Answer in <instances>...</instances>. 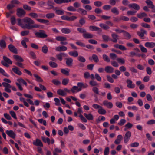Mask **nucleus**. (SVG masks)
Masks as SVG:
<instances>
[{
    "label": "nucleus",
    "instance_id": "obj_59",
    "mask_svg": "<svg viewBox=\"0 0 155 155\" xmlns=\"http://www.w3.org/2000/svg\"><path fill=\"white\" fill-rule=\"evenodd\" d=\"M124 35L126 39H129L131 38V35L127 32L124 31Z\"/></svg>",
    "mask_w": 155,
    "mask_h": 155
},
{
    "label": "nucleus",
    "instance_id": "obj_48",
    "mask_svg": "<svg viewBox=\"0 0 155 155\" xmlns=\"http://www.w3.org/2000/svg\"><path fill=\"white\" fill-rule=\"evenodd\" d=\"M116 60L119 63L123 64L125 63V60L123 58H117Z\"/></svg>",
    "mask_w": 155,
    "mask_h": 155
},
{
    "label": "nucleus",
    "instance_id": "obj_53",
    "mask_svg": "<svg viewBox=\"0 0 155 155\" xmlns=\"http://www.w3.org/2000/svg\"><path fill=\"white\" fill-rule=\"evenodd\" d=\"M42 51L44 53H47L48 51V48L46 45H44L42 47Z\"/></svg>",
    "mask_w": 155,
    "mask_h": 155
},
{
    "label": "nucleus",
    "instance_id": "obj_51",
    "mask_svg": "<svg viewBox=\"0 0 155 155\" xmlns=\"http://www.w3.org/2000/svg\"><path fill=\"white\" fill-rule=\"evenodd\" d=\"M52 82L55 85H58L61 84L60 81L58 80L53 79L52 81Z\"/></svg>",
    "mask_w": 155,
    "mask_h": 155
},
{
    "label": "nucleus",
    "instance_id": "obj_60",
    "mask_svg": "<svg viewBox=\"0 0 155 155\" xmlns=\"http://www.w3.org/2000/svg\"><path fill=\"white\" fill-rule=\"evenodd\" d=\"M49 64L51 67L53 68H56L57 67V64L53 62H50Z\"/></svg>",
    "mask_w": 155,
    "mask_h": 155
},
{
    "label": "nucleus",
    "instance_id": "obj_36",
    "mask_svg": "<svg viewBox=\"0 0 155 155\" xmlns=\"http://www.w3.org/2000/svg\"><path fill=\"white\" fill-rule=\"evenodd\" d=\"M89 29L92 31H101V30L98 27L96 26H91L89 27Z\"/></svg>",
    "mask_w": 155,
    "mask_h": 155
},
{
    "label": "nucleus",
    "instance_id": "obj_41",
    "mask_svg": "<svg viewBox=\"0 0 155 155\" xmlns=\"http://www.w3.org/2000/svg\"><path fill=\"white\" fill-rule=\"evenodd\" d=\"M99 25L101 28L105 30H107L109 28V27L108 25L104 23L100 24Z\"/></svg>",
    "mask_w": 155,
    "mask_h": 155
},
{
    "label": "nucleus",
    "instance_id": "obj_23",
    "mask_svg": "<svg viewBox=\"0 0 155 155\" xmlns=\"http://www.w3.org/2000/svg\"><path fill=\"white\" fill-rule=\"evenodd\" d=\"M145 46L147 48H153L155 46V43L153 42H147L145 44Z\"/></svg>",
    "mask_w": 155,
    "mask_h": 155
},
{
    "label": "nucleus",
    "instance_id": "obj_35",
    "mask_svg": "<svg viewBox=\"0 0 155 155\" xmlns=\"http://www.w3.org/2000/svg\"><path fill=\"white\" fill-rule=\"evenodd\" d=\"M83 36L85 38H92L93 35L91 34L85 33L83 34Z\"/></svg>",
    "mask_w": 155,
    "mask_h": 155
},
{
    "label": "nucleus",
    "instance_id": "obj_46",
    "mask_svg": "<svg viewBox=\"0 0 155 155\" xmlns=\"http://www.w3.org/2000/svg\"><path fill=\"white\" fill-rule=\"evenodd\" d=\"M34 76L36 78L35 80L38 82H42L43 81V80L38 75L36 74H34Z\"/></svg>",
    "mask_w": 155,
    "mask_h": 155
},
{
    "label": "nucleus",
    "instance_id": "obj_24",
    "mask_svg": "<svg viewBox=\"0 0 155 155\" xmlns=\"http://www.w3.org/2000/svg\"><path fill=\"white\" fill-rule=\"evenodd\" d=\"M53 10L55 11L56 13L58 15H62L64 13L63 10L58 9L57 7L54 8Z\"/></svg>",
    "mask_w": 155,
    "mask_h": 155
},
{
    "label": "nucleus",
    "instance_id": "obj_45",
    "mask_svg": "<svg viewBox=\"0 0 155 155\" xmlns=\"http://www.w3.org/2000/svg\"><path fill=\"white\" fill-rule=\"evenodd\" d=\"M36 20L39 22L45 24H48L49 22L48 20L43 19L37 18Z\"/></svg>",
    "mask_w": 155,
    "mask_h": 155
},
{
    "label": "nucleus",
    "instance_id": "obj_61",
    "mask_svg": "<svg viewBox=\"0 0 155 155\" xmlns=\"http://www.w3.org/2000/svg\"><path fill=\"white\" fill-rule=\"evenodd\" d=\"M38 121L40 123L43 124L45 126L47 125V122L45 120H43L42 119H40L38 120Z\"/></svg>",
    "mask_w": 155,
    "mask_h": 155
},
{
    "label": "nucleus",
    "instance_id": "obj_39",
    "mask_svg": "<svg viewBox=\"0 0 155 155\" xmlns=\"http://www.w3.org/2000/svg\"><path fill=\"white\" fill-rule=\"evenodd\" d=\"M112 36L113 38V39L112 40V41L114 42H117L118 39V36L115 34L113 33L112 34Z\"/></svg>",
    "mask_w": 155,
    "mask_h": 155
},
{
    "label": "nucleus",
    "instance_id": "obj_8",
    "mask_svg": "<svg viewBox=\"0 0 155 155\" xmlns=\"http://www.w3.org/2000/svg\"><path fill=\"white\" fill-rule=\"evenodd\" d=\"M131 135V132L130 131H128L126 133L124 137V142L125 143H127L128 142Z\"/></svg>",
    "mask_w": 155,
    "mask_h": 155
},
{
    "label": "nucleus",
    "instance_id": "obj_10",
    "mask_svg": "<svg viewBox=\"0 0 155 155\" xmlns=\"http://www.w3.org/2000/svg\"><path fill=\"white\" fill-rule=\"evenodd\" d=\"M33 144L35 146H40L41 147H43V144L41 141L38 139H36V140L33 142Z\"/></svg>",
    "mask_w": 155,
    "mask_h": 155
},
{
    "label": "nucleus",
    "instance_id": "obj_26",
    "mask_svg": "<svg viewBox=\"0 0 155 155\" xmlns=\"http://www.w3.org/2000/svg\"><path fill=\"white\" fill-rule=\"evenodd\" d=\"M66 64L68 66H72L73 60L70 58H66Z\"/></svg>",
    "mask_w": 155,
    "mask_h": 155
},
{
    "label": "nucleus",
    "instance_id": "obj_29",
    "mask_svg": "<svg viewBox=\"0 0 155 155\" xmlns=\"http://www.w3.org/2000/svg\"><path fill=\"white\" fill-rule=\"evenodd\" d=\"M71 91L73 93H77L81 91V89H79L78 86H74L71 89Z\"/></svg>",
    "mask_w": 155,
    "mask_h": 155
},
{
    "label": "nucleus",
    "instance_id": "obj_21",
    "mask_svg": "<svg viewBox=\"0 0 155 155\" xmlns=\"http://www.w3.org/2000/svg\"><path fill=\"white\" fill-rule=\"evenodd\" d=\"M84 115L86 119L89 120H92L94 119L93 116L91 113L88 114L84 113Z\"/></svg>",
    "mask_w": 155,
    "mask_h": 155
},
{
    "label": "nucleus",
    "instance_id": "obj_1",
    "mask_svg": "<svg viewBox=\"0 0 155 155\" xmlns=\"http://www.w3.org/2000/svg\"><path fill=\"white\" fill-rule=\"evenodd\" d=\"M17 24L24 29H30L34 21L28 17H25L21 20L20 18L17 19Z\"/></svg>",
    "mask_w": 155,
    "mask_h": 155
},
{
    "label": "nucleus",
    "instance_id": "obj_20",
    "mask_svg": "<svg viewBox=\"0 0 155 155\" xmlns=\"http://www.w3.org/2000/svg\"><path fill=\"white\" fill-rule=\"evenodd\" d=\"M13 58L16 61L20 62H22L24 61L23 59L19 56L14 55L13 56Z\"/></svg>",
    "mask_w": 155,
    "mask_h": 155
},
{
    "label": "nucleus",
    "instance_id": "obj_16",
    "mask_svg": "<svg viewBox=\"0 0 155 155\" xmlns=\"http://www.w3.org/2000/svg\"><path fill=\"white\" fill-rule=\"evenodd\" d=\"M12 70L14 73L18 75H20L22 74L21 72L19 70L18 68L15 66H13Z\"/></svg>",
    "mask_w": 155,
    "mask_h": 155
},
{
    "label": "nucleus",
    "instance_id": "obj_11",
    "mask_svg": "<svg viewBox=\"0 0 155 155\" xmlns=\"http://www.w3.org/2000/svg\"><path fill=\"white\" fill-rule=\"evenodd\" d=\"M128 6L130 8H132L136 10H138L140 8V6L136 3L130 4Z\"/></svg>",
    "mask_w": 155,
    "mask_h": 155
},
{
    "label": "nucleus",
    "instance_id": "obj_5",
    "mask_svg": "<svg viewBox=\"0 0 155 155\" xmlns=\"http://www.w3.org/2000/svg\"><path fill=\"white\" fill-rule=\"evenodd\" d=\"M35 35L38 37L41 38H45L47 37V35L43 30H40L39 32H36Z\"/></svg>",
    "mask_w": 155,
    "mask_h": 155
},
{
    "label": "nucleus",
    "instance_id": "obj_57",
    "mask_svg": "<svg viewBox=\"0 0 155 155\" xmlns=\"http://www.w3.org/2000/svg\"><path fill=\"white\" fill-rule=\"evenodd\" d=\"M139 46L140 48L141 51L142 52L145 53L147 52V49L144 47H143L142 45H140Z\"/></svg>",
    "mask_w": 155,
    "mask_h": 155
},
{
    "label": "nucleus",
    "instance_id": "obj_62",
    "mask_svg": "<svg viewBox=\"0 0 155 155\" xmlns=\"http://www.w3.org/2000/svg\"><path fill=\"white\" fill-rule=\"evenodd\" d=\"M55 102V104L57 106H59L61 105L60 100L58 98H55L54 99Z\"/></svg>",
    "mask_w": 155,
    "mask_h": 155
},
{
    "label": "nucleus",
    "instance_id": "obj_27",
    "mask_svg": "<svg viewBox=\"0 0 155 155\" xmlns=\"http://www.w3.org/2000/svg\"><path fill=\"white\" fill-rule=\"evenodd\" d=\"M9 50L12 52L15 53H17V50L12 45H10L8 46Z\"/></svg>",
    "mask_w": 155,
    "mask_h": 155
},
{
    "label": "nucleus",
    "instance_id": "obj_55",
    "mask_svg": "<svg viewBox=\"0 0 155 155\" xmlns=\"http://www.w3.org/2000/svg\"><path fill=\"white\" fill-rule=\"evenodd\" d=\"M11 22L12 25H15L16 23V19L15 16H12L11 18Z\"/></svg>",
    "mask_w": 155,
    "mask_h": 155
},
{
    "label": "nucleus",
    "instance_id": "obj_37",
    "mask_svg": "<svg viewBox=\"0 0 155 155\" xmlns=\"http://www.w3.org/2000/svg\"><path fill=\"white\" fill-rule=\"evenodd\" d=\"M77 11L81 14L86 15L87 14V12L86 10L81 8L78 9Z\"/></svg>",
    "mask_w": 155,
    "mask_h": 155
},
{
    "label": "nucleus",
    "instance_id": "obj_25",
    "mask_svg": "<svg viewBox=\"0 0 155 155\" xmlns=\"http://www.w3.org/2000/svg\"><path fill=\"white\" fill-rule=\"evenodd\" d=\"M78 87L79 89H81V91L82 88H86L88 86V85L86 84H84L83 83L81 82H79L77 84Z\"/></svg>",
    "mask_w": 155,
    "mask_h": 155
},
{
    "label": "nucleus",
    "instance_id": "obj_7",
    "mask_svg": "<svg viewBox=\"0 0 155 155\" xmlns=\"http://www.w3.org/2000/svg\"><path fill=\"white\" fill-rule=\"evenodd\" d=\"M2 84L4 87H5V91L8 93L11 92V90L10 89L11 87V85L8 83L6 82H3Z\"/></svg>",
    "mask_w": 155,
    "mask_h": 155
},
{
    "label": "nucleus",
    "instance_id": "obj_40",
    "mask_svg": "<svg viewBox=\"0 0 155 155\" xmlns=\"http://www.w3.org/2000/svg\"><path fill=\"white\" fill-rule=\"evenodd\" d=\"M69 54L72 56L76 57L78 55V53L76 51H70L69 52Z\"/></svg>",
    "mask_w": 155,
    "mask_h": 155
},
{
    "label": "nucleus",
    "instance_id": "obj_52",
    "mask_svg": "<svg viewBox=\"0 0 155 155\" xmlns=\"http://www.w3.org/2000/svg\"><path fill=\"white\" fill-rule=\"evenodd\" d=\"M69 80L68 78H64L63 79L62 82V84L64 85H66L69 82Z\"/></svg>",
    "mask_w": 155,
    "mask_h": 155
},
{
    "label": "nucleus",
    "instance_id": "obj_42",
    "mask_svg": "<svg viewBox=\"0 0 155 155\" xmlns=\"http://www.w3.org/2000/svg\"><path fill=\"white\" fill-rule=\"evenodd\" d=\"M61 32L64 34H68L71 32V30L69 28H64L61 30Z\"/></svg>",
    "mask_w": 155,
    "mask_h": 155
},
{
    "label": "nucleus",
    "instance_id": "obj_47",
    "mask_svg": "<svg viewBox=\"0 0 155 155\" xmlns=\"http://www.w3.org/2000/svg\"><path fill=\"white\" fill-rule=\"evenodd\" d=\"M34 28H43V26L42 25H39L37 24H34L32 25L31 29H32Z\"/></svg>",
    "mask_w": 155,
    "mask_h": 155
},
{
    "label": "nucleus",
    "instance_id": "obj_17",
    "mask_svg": "<svg viewBox=\"0 0 155 155\" xmlns=\"http://www.w3.org/2000/svg\"><path fill=\"white\" fill-rule=\"evenodd\" d=\"M123 139V136L121 135H118L117 139L114 141V143L116 144H120Z\"/></svg>",
    "mask_w": 155,
    "mask_h": 155
},
{
    "label": "nucleus",
    "instance_id": "obj_19",
    "mask_svg": "<svg viewBox=\"0 0 155 155\" xmlns=\"http://www.w3.org/2000/svg\"><path fill=\"white\" fill-rule=\"evenodd\" d=\"M105 70L107 73H111L113 72L114 69L111 66H107L105 67Z\"/></svg>",
    "mask_w": 155,
    "mask_h": 155
},
{
    "label": "nucleus",
    "instance_id": "obj_6",
    "mask_svg": "<svg viewBox=\"0 0 155 155\" xmlns=\"http://www.w3.org/2000/svg\"><path fill=\"white\" fill-rule=\"evenodd\" d=\"M25 13V12L22 9L18 8L17 9V15L19 17H24Z\"/></svg>",
    "mask_w": 155,
    "mask_h": 155
},
{
    "label": "nucleus",
    "instance_id": "obj_34",
    "mask_svg": "<svg viewBox=\"0 0 155 155\" xmlns=\"http://www.w3.org/2000/svg\"><path fill=\"white\" fill-rule=\"evenodd\" d=\"M98 112L99 114L101 115L105 114L106 113V110L103 108L102 107H101V108L98 110Z\"/></svg>",
    "mask_w": 155,
    "mask_h": 155
},
{
    "label": "nucleus",
    "instance_id": "obj_4",
    "mask_svg": "<svg viewBox=\"0 0 155 155\" xmlns=\"http://www.w3.org/2000/svg\"><path fill=\"white\" fill-rule=\"evenodd\" d=\"M56 39L57 40L60 41V43L61 45H66L67 42H63L67 40V38L66 37L62 36H58L56 37Z\"/></svg>",
    "mask_w": 155,
    "mask_h": 155
},
{
    "label": "nucleus",
    "instance_id": "obj_56",
    "mask_svg": "<svg viewBox=\"0 0 155 155\" xmlns=\"http://www.w3.org/2000/svg\"><path fill=\"white\" fill-rule=\"evenodd\" d=\"M0 73L5 76L6 77L9 76L8 74L6 73L3 69L1 68H0Z\"/></svg>",
    "mask_w": 155,
    "mask_h": 155
},
{
    "label": "nucleus",
    "instance_id": "obj_58",
    "mask_svg": "<svg viewBox=\"0 0 155 155\" xmlns=\"http://www.w3.org/2000/svg\"><path fill=\"white\" fill-rule=\"evenodd\" d=\"M111 11L113 13L115 14L116 15H117L119 14V11L116 8H113Z\"/></svg>",
    "mask_w": 155,
    "mask_h": 155
},
{
    "label": "nucleus",
    "instance_id": "obj_38",
    "mask_svg": "<svg viewBox=\"0 0 155 155\" xmlns=\"http://www.w3.org/2000/svg\"><path fill=\"white\" fill-rule=\"evenodd\" d=\"M0 46L2 48H5L6 47V43L3 40H0Z\"/></svg>",
    "mask_w": 155,
    "mask_h": 155
},
{
    "label": "nucleus",
    "instance_id": "obj_50",
    "mask_svg": "<svg viewBox=\"0 0 155 155\" xmlns=\"http://www.w3.org/2000/svg\"><path fill=\"white\" fill-rule=\"evenodd\" d=\"M55 15L53 13H50L46 15V17L47 18H51L54 17Z\"/></svg>",
    "mask_w": 155,
    "mask_h": 155
},
{
    "label": "nucleus",
    "instance_id": "obj_43",
    "mask_svg": "<svg viewBox=\"0 0 155 155\" xmlns=\"http://www.w3.org/2000/svg\"><path fill=\"white\" fill-rule=\"evenodd\" d=\"M3 58L5 61V62L7 63L11 64H12V62L10 59L8 58L7 57L5 56H3Z\"/></svg>",
    "mask_w": 155,
    "mask_h": 155
},
{
    "label": "nucleus",
    "instance_id": "obj_30",
    "mask_svg": "<svg viewBox=\"0 0 155 155\" xmlns=\"http://www.w3.org/2000/svg\"><path fill=\"white\" fill-rule=\"evenodd\" d=\"M41 139L45 143H47L48 145L50 144V140L48 137H45L44 136H42Z\"/></svg>",
    "mask_w": 155,
    "mask_h": 155
},
{
    "label": "nucleus",
    "instance_id": "obj_33",
    "mask_svg": "<svg viewBox=\"0 0 155 155\" xmlns=\"http://www.w3.org/2000/svg\"><path fill=\"white\" fill-rule=\"evenodd\" d=\"M21 102L23 103L24 105L27 107H28L29 105L26 101V100L25 98L22 97H21L19 98Z\"/></svg>",
    "mask_w": 155,
    "mask_h": 155
},
{
    "label": "nucleus",
    "instance_id": "obj_32",
    "mask_svg": "<svg viewBox=\"0 0 155 155\" xmlns=\"http://www.w3.org/2000/svg\"><path fill=\"white\" fill-rule=\"evenodd\" d=\"M146 3L148 5L149 7L151 8H153L154 7V6L153 4L152 1L150 0H147L145 1Z\"/></svg>",
    "mask_w": 155,
    "mask_h": 155
},
{
    "label": "nucleus",
    "instance_id": "obj_2",
    "mask_svg": "<svg viewBox=\"0 0 155 155\" xmlns=\"http://www.w3.org/2000/svg\"><path fill=\"white\" fill-rule=\"evenodd\" d=\"M17 82L16 83V85L20 91L23 90L22 86L21 84H24L26 87L27 86V84L26 81L22 78H18L17 80Z\"/></svg>",
    "mask_w": 155,
    "mask_h": 155
},
{
    "label": "nucleus",
    "instance_id": "obj_64",
    "mask_svg": "<svg viewBox=\"0 0 155 155\" xmlns=\"http://www.w3.org/2000/svg\"><path fill=\"white\" fill-rule=\"evenodd\" d=\"M120 20L127 21L129 20V18L126 16H122L120 17Z\"/></svg>",
    "mask_w": 155,
    "mask_h": 155
},
{
    "label": "nucleus",
    "instance_id": "obj_3",
    "mask_svg": "<svg viewBox=\"0 0 155 155\" xmlns=\"http://www.w3.org/2000/svg\"><path fill=\"white\" fill-rule=\"evenodd\" d=\"M70 90L67 88H64V89H59L57 90V93L60 95L65 96L67 93H70Z\"/></svg>",
    "mask_w": 155,
    "mask_h": 155
},
{
    "label": "nucleus",
    "instance_id": "obj_63",
    "mask_svg": "<svg viewBox=\"0 0 155 155\" xmlns=\"http://www.w3.org/2000/svg\"><path fill=\"white\" fill-rule=\"evenodd\" d=\"M10 114L11 115L12 117L16 119H17L15 113L13 111H11L9 112Z\"/></svg>",
    "mask_w": 155,
    "mask_h": 155
},
{
    "label": "nucleus",
    "instance_id": "obj_49",
    "mask_svg": "<svg viewBox=\"0 0 155 155\" xmlns=\"http://www.w3.org/2000/svg\"><path fill=\"white\" fill-rule=\"evenodd\" d=\"M65 54L64 53H61L56 55L57 58L60 61L62 60L63 56H64Z\"/></svg>",
    "mask_w": 155,
    "mask_h": 155
},
{
    "label": "nucleus",
    "instance_id": "obj_13",
    "mask_svg": "<svg viewBox=\"0 0 155 155\" xmlns=\"http://www.w3.org/2000/svg\"><path fill=\"white\" fill-rule=\"evenodd\" d=\"M103 105L108 108L111 109L113 107V104L111 102H109L105 100L103 102Z\"/></svg>",
    "mask_w": 155,
    "mask_h": 155
},
{
    "label": "nucleus",
    "instance_id": "obj_31",
    "mask_svg": "<svg viewBox=\"0 0 155 155\" xmlns=\"http://www.w3.org/2000/svg\"><path fill=\"white\" fill-rule=\"evenodd\" d=\"M114 47L115 48H118L120 50L123 51L126 50H127V48L125 46L117 44L114 45Z\"/></svg>",
    "mask_w": 155,
    "mask_h": 155
},
{
    "label": "nucleus",
    "instance_id": "obj_12",
    "mask_svg": "<svg viewBox=\"0 0 155 155\" xmlns=\"http://www.w3.org/2000/svg\"><path fill=\"white\" fill-rule=\"evenodd\" d=\"M126 82L127 84V86L128 87L130 88H134L135 87V84H133V82L131 80H127Z\"/></svg>",
    "mask_w": 155,
    "mask_h": 155
},
{
    "label": "nucleus",
    "instance_id": "obj_54",
    "mask_svg": "<svg viewBox=\"0 0 155 155\" xmlns=\"http://www.w3.org/2000/svg\"><path fill=\"white\" fill-rule=\"evenodd\" d=\"M110 149L108 147H106L104 150V155H108L109 153Z\"/></svg>",
    "mask_w": 155,
    "mask_h": 155
},
{
    "label": "nucleus",
    "instance_id": "obj_15",
    "mask_svg": "<svg viewBox=\"0 0 155 155\" xmlns=\"http://www.w3.org/2000/svg\"><path fill=\"white\" fill-rule=\"evenodd\" d=\"M28 15L31 17L32 18H36L38 17H44V16H43L42 15H41L39 14L38 15L37 14L34 12H31Z\"/></svg>",
    "mask_w": 155,
    "mask_h": 155
},
{
    "label": "nucleus",
    "instance_id": "obj_14",
    "mask_svg": "<svg viewBox=\"0 0 155 155\" xmlns=\"http://www.w3.org/2000/svg\"><path fill=\"white\" fill-rule=\"evenodd\" d=\"M67 49V48L64 46H61L55 48L56 50L58 51H66Z\"/></svg>",
    "mask_w": 155,
    "mask_h": 155
},
{
    "label": "nucleus",
    "instance_id": "obj_28",
    "mask_svg": "<svg viewBox=\"0 0 155 155\" xmlns=\"http://www.w3.org/2000/svg\"><path fill=\"white\" fill-rule=\"evenodd\" d=\"M147 33L146 31L143 29L140 30V32H138L137 33L138 35L141 38L143 37L144 34H146Z\"/></svg>",
    "mask_w": 155,
    "mask_h": 155
},
{
    "label": "nucleus",
    "instance_id": "obj_9",
    "mask_svg": "<svg viewBox=\"0 0 155 155\" xmlns=\"http://www.w3.org/2000/svg\"><path fill=\"white\" fill-rule=\"evenodd\" d=\"M7 134L11 138L14 139L16 136L15 133L12 130H7L6 131Z\"/></svg>",
    "mask_w": 155,
    "mask_h": 155
},
{
    "label": "nucleus",
    "instance_id": "obj_44",
    "mask_svg": "<svg viewBox=\"0 0 155 155\" xmlns=\"http://www.w3.org/2000/svg\"><path fill=\"white\" fill-rule=\"evenodd\" d=\"M147 14L144 13L143 12L137 14V17L140 18H142L143 17L147 16Z\"/></svg>",
    "mask_w": 155,
    "mask_h": 155
},
{
    "label": "nucleus",
    "instance_id": "obj_22",
    "mask_svg": "<svg viewBox=\"0 0 155 155\" xmlns=\"http://www.w3.org/2000/svg\"><path fill=\"white\" fill-rule=\"evenodd\" d=\"M54 3L52 1L49 0L48 1L47 3V5L48 6V9H53L54 8H55L54 7Z\"/></svg>",
    "mask_w": 155,
    "mask_h": 155
},
{
    "label": "nucleus",
    "instance_id": "obj_18",
    "mask_svg": "<svg viewBox=\"0 0 155 155\" xmlns=\"http://www.w3.org/2000/svg\"><path fill=\"white\" fill-rule=\"evenodd\" d=\"M61 73L66 75V76H69V72L70 71V69L68 68H66V69H61Z\"/></svg>",
    "mask_w": 155,
    "mask_h": 155
}]
</instances>
